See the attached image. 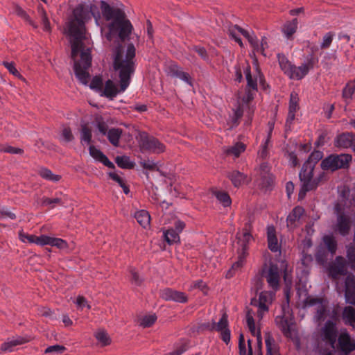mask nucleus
Listing matches in <instances>:
<instances>
[{
    "label": "nucleus",
    "instance_id": "bf43d9fd",
    "mask_svg": "<svg viewBox=\"0 0 355 355\" xmlns=\"http://www.w3.org/2000/svg\"><path fill=\"white\" fill-rule=\"evenodd\" d=\"M89 150L90 155L97 161L101 162L103 157L105 156L100 150L93 146L89 147Z\"/></svg>",
    "mask_w": 355,
    "mask_h": 355
},
{
    "label": "nucleus",
    "instance_id": "6ab92c4d",
    "mask_svg": "<svg viewBox=\"0 0 355 355\" xmlns=\"http://www.w3.org/2000/svg\"><path fill=\"white\" fill-rule=\"evenodd\" d=\"M338 345L340 350L345 354L355 350V343L352 340L349 334L341 332L338 337Z\"/></svg>",
    "mask_w": 355,
    "mask_h": 355
},
{
    "label": "nucleus",
    "instance_id": "f03ea898",
    "mask_svg": "<svg viewBox=\"0 0 355 355\" xmlns=\"http://www.w3.org/2000/svg\"><path fill=\"white\" fill-rule=\"evenodd\" d=\"M101 10L108 30L105 33V38L110 42L114 39H119L121 42L129 40L133 26L123 9L102 1Z\"/></svg>",
    "mask_w": 355,
    "mask_h": 355
},
{
    "label": "nucleus",
    "instance_id": "f8f14e48",
    "mask_svg": "<svg viewBox=\"0 0 355 355\" xmlns=\"http://www.w3.org/2000/svg\"><path fill=\"white\" fill-rule=\"evenodd\" d=\"M337 212V220L336 224V230L341 235L345 236L349 234L351 227V221L349 216L340 212L338 205L336 206Z\"/></svg>",
    "mask_w": 355,
    "mask_h": 355
},
{
    "label": "nucleus",
    "instance_id": "412c9836",
    "mask_svg": "<svg viewBox=\"0 0 355 355\" xmlns=\"http://www.w3.org/2000/svg\"><path fill=\"white\" fill-rule=\"evenodd\" d=\"M29 340H30L29 338L17 336L16 338H12V340H10L3 343L0 348V351H1L3 352H11L12 349V347H14L17 345H22L26 343H28Z\"/></svg>",
    "mask_w": 355,
    "mask_h": 355
},
{
    "label": "nucleus",
    "instance_id": "5fc2aeb1",
    "mask_svg": "<svg viewBox=\"0 0 355 355\" xmlns=\"http://www.w3.org/2000/svg\"><path fill=\"white\" fill-rule=\"evenodd\" d=\"M81 139L85 141L87 144H89L92 140V131L86 125H83L81 128Z\"/></svg>",
    "mask_w": 355,
    "mask_h": 355
},
{
    "label": "nucleus",
    "instance_id": "4be33fe9",
    "mask_svg": "<svg viewBox=\"0 0 355 355\" xmlns=\"http://www.w3.org/2000/svg\"><path fill=\"white\" fill-rule=\"evenodd\" d=\"M168 70L171 76L179 78L189 85H192L191 78L190 75L188 73L182 71L177 64H171L169 67Z\"/></svg>",
    "mask_w": 355,
    "mask_h": 355
},
{
    "label": "nucleus",
    "instance_id": "ea45409f",
    "mask_svg": "<svg viewBox=\"0 0 355 355\" xmlns=\"http://www.w3.org/2000/svg\"><path fill=\"white\" fill-rule=\"evenodd\" d=\"M343 318L347 324L352 325L355 322V309L352 306H347L343 312Z\"/></svg>",
    "mask_w": 355,
    "mask_h": 355
},
{
    "label": "nucleus",
    "instance_id": "aec40b11",
    "mask_svg": "<svg viewBox=\"0 0 355 355\" xmlns=\"http://www.w3.org/2000/svg\"><path fill=\"white\" fill-rule=\"evenodd\" d=\"M267 239L268 248L274 252H278L280 246L276 236V230L274 226L270 225L267 227Z\"/></svg>",
    "mask_w": 355,
    "mask_h": 355
},
{
    "label": "nucleus",
    "instance_id": "69168bd1",
    "mask_svg": "<svg viewBox=\"0 0 355 355\" xmlns=\"http://www.w3.org/2000/svg\"><path fill=\"white\" fill-rule=\"evenodd\" d=\"M130 274H131V282L136 286L141 285L142 282V279L139 277L138 272L135 269L130 270Z\"/></svg>",
    "mask_w": 355,
    "mask_h": 355
},
{
    "label": "nucleus",
    "instance_id": "a878e982",
    "mask_svg": "<svg viewBox=\"0 0 355 355\" xmlns=\"http://www.w3.org/2000/svg\"><path fill=\"white\" fill-rule=\"evenodd\" d=\"M265 343L266 346V355H280L278 347L270 334H266Z\"/></svg>",
    "mask_w": 355,
    "mask_h": 355
},
{
    "label": "nucleus",
    "instance_id": "a19ab883",
    "mask_svg": "<svg viewBox=\"0 0 355 355\" xmlns=\"http://www.w3.org/2000/svg\"><path fill=\"white\" fill-rule=\"evenodd\" d=\"M323 242L331 254H335L337 249V243L335 239L331 236L327 235L323 237Z\"/></svg>",
    "mask_w": 355,
    "mask_h": 355
},
{
    "label": "nucleus",
    "instance_id": "4c0bfd02",
    "mask_svg": "<svg viewBox=\"0 0 355 355\" xmlns=\"http://www.w3.org/2000/svg\"><path fill=\"white\" fill-rule=\"evenodd\" d=\"M355 92V80L349 81L343 90V97L348 103Z\"/></svg>",
    "mask_w": 355,
    "mask_h": 355
},
{
    "label": "nucleus",
    "instance_id": "4468645a",
    "mask_svg": "<svg viewBox=\"0 0 355 355\" xmlns=\"http://www.w3.org/2000/svg\"><path fill=\"white\" fill-rule=\"evenodd\" d=\"M334 146L338 148H352L355 152V134L344 132L334 139Z\"/></svg>",
    "mask_w": 355,
    "mask_h": 355
},
{
    "label": "nucleus",
    "instance_id": "bb28decb",
    "mask_svg": "<svg viewBox=\"0 0 355 355\" xmlns=\"http://www.w3.org/2000/svg\"><path fill=\"white\" fill-rule=\"evenodd\" d=\"M297 20L293 19L291 21H287L282 28V31L287 39H292L293 34L297 28Z\"/></svg>",
    "mask_w": 355,
    "mask_h": 355
},
{
    "label": "nucleus",
    "instance_id": "f257e3e1",
    "mask_svg": "<svg viewBox=\"0 0 355 355\" xmlns=\"http://www.w3.org/2000/svg\"><path fill=\"white\" fill-rule=\"evenodd\" d=\"M96 8L92 3H80L73 10L65 28L70 37L71 59L74 72L79 81L87 85L89 80V69L92 63L90 40L86 35L85 24L91 18L90 12Z\"/></svg>",
    "mask_w": 355,
    "mask_h": 355
},
{
    "label": "nucleus",
    "instance_id": "864d4df0",
    "mask_svg": "<svg viewBox=\"0 0 355 355\" xmlns=\"http://www.w3.org/2000/svg\"><path fill=\"white\" fill-rule=\"evenodd\" d=\"M0 151L10 154H22L24 150L19 148L13 147L9 145H3L0 146Z\"/></svg>",
    "mask_w": 355,
    "mask_h": 355
},
{
    "label": "nucleus",
    "instance_id": "a18cd8bd",
    "mask_svg": "<svg viewBox=\"0 0 355 355\" xmlns=\"http://www.w3.org/2000/svg\"><path fill=\"white\" fill-rule=\"evenodd\" d=\"M214 195L217 200L225 207L230 206L232 203L231 198L227 193L225 191H216Z\"/></svg>",
    "mask_w": 355,
    "mask_h": 355
},
{
    "label": "nucleus",
    "instance_id": "e2e57ef3",
    "mask_svg": "<svg viewBox=\"0 0 355 355\" xmlns=\"http://www.w3.org/2000/svg\"><path fill=\"white\" fill-rule=\"evenodd\" d=\"M62 137L65 142H69L73 139V136L69 127H64L62 130Z\"/></svg>",
    "mask_w": 355,
    "mask_h": 355
},
{
    "label": "nucleus",
    "instance_id": "6e6552de",
    "mask_svg": "<svg viewBox=\"0 0 355 355\" xmlns=\"http://www.w3.org/2000/svg\"><path fill=\"white\" fill-rule=\"evenodd\" d=\"M352 159V157L349 154L331 155L323 159L320 165L324 170L334 171L340 168H347Z\"/></svg>",
    "mask_w": 355,
    "mask_h": 355
},
{
    "label": "nucleus",
    "instance_id": "5701e85b",
    "mask_svg": "<svg viewBox=\"0 0 355 355\" xmlns=\"http://www.w3.org/2000/svg\"><path fill=\"white\" fill-rule=\"evenodd\" d=\"M245 149L246 146L243 143L236 142L233 146L225 148L224 153L227 156L237 158L245 150Z\"/></svg>",
    "mask_w": 355,
    "mask_h": 355
},
{
    "label": "nucleus",
    "instance_id": "2eb2a0df",
    "mask_svg": "<svg viewBox=\"0 0 355 355\" xmlns=\"http://www.w3.org/2000/svg\"><path fill=\"white\" fill-rule=\"evenodd\" d=\"M346 262L345 259L340 256L336 258L335 261L331 263L329 267V274L331 278L336 279L340 275L346 274Z\"/></svg>",
    "mask_w": 355,
    "mask_h": 355
},
{
    "label": "nucleus",
    "instance_id": "338daca9",
    "mask_svg": "<svg viewBox=\"0 0 355 355\" xmlns=\"http://www.w3.org/2000/svg\"><path fill=\"white\" fill-rule=\"evenodd\" d=\"M268 48V39L266 37L261 38L260 44L259 43V49H256L257 52H260L263 55L266 56L265 50Z\"/></svg>",
    "mask_w": 355,
    "mask_h": 355
},
{
    "label": "nucleus",
    "instance_id": "423d86ee",
    "mask_svg": "<svg viewBox=\"0 0 355 355\" xmlns=\"http://www.w3.org/2000/svg\"><path fill=\"white\" fill-rule=\"evenodd\" d=\"M236 239L237 244L239 245V259L236 262L233 263L231 269L227 272L226 277L227 278L232 277L235 271L243 266L248 250V244L253 239V236L250 230L245 227L243 230L242 234H238L236 235Z\"/></svg>",
    "mask_w": 355,
    "mask_h": 355
},
{
    "label": "nucleus",
    "instance_id": "f3484780",
    "mask_svg": "<svg viewBox=\"0 0 355 355\" xmlns=\"http://www.w3.org/2000/svg\"><path fill=\"white\" fill-rule=\"evenodd\" d=\"M304 213V209L303 207L300 206L295 207L287 216V227L291 230L297 227L301 223L300 219Z\"/></svg>",
    "mask_w": 355,
    "mask_h": 355
},
{
    "label": "nucleus",
    "instance_id": "393cba45",
    "mask_svg": "<svg viewBox=\"0 0 355 355\" xmlns=\"http://www.w3.org/2000/svg\"><path fill=\"white\" fill-rule=\"evenodd\" d=\"M275 322L286 337L291 338L293 336L291 324L284 317H277Z\"/></svg>",
    "mask_w": 355,
    "mask_h": 355
},
{
    "label": "nucleus",
    "instance_id": "052dcab7",
    "mask_svg": "<svg viewBox=\"0 0 355 355\" xmlns=\"http://www.w3.org/2000/svg\"><path fill=\"white\" fill-rule=\"evenodd\" d=\"M322 158V153L321 151H314L309 156L308 160L305 163H310L315 166V164Z\"/></svg>",
    "mask_w": 355,
    "mask_h": 355
},
{
    "label": "nucleus",
    "instance_id": "a211bd4d",
    "mask_svg": "<svg viewBox=\"0 0 355 355\" xmlns=\"http://www.w3.org/2000/svg\"><path fill=\"white\" fill-rule=\"evenodd\" d=\"M345 295L347 303L355 305V276L352 274L346 277Z\"/></svg>",
    "mask_w": 355,
    "mask_h": 355
},
{
    "label": "nucleus",
    "instance_id": "79ce46f5",
    "mask_svg": "<svg viewBox=\"0 0 355 355\" xmlns=\"http://www.w3.org/2000/svg\"><path fill=\"white\" fill-rule=\"evenodd\" d=\"M117 165L122 168H132L134 163L130 161L128 156H117L115 159Z\"/></svg>",
    "mask_w": 355,
    "mask_h": 355
},
{
    "label": "nucleus",
    "instance_id": "4d7b16f0",
    "mask_svg": "<svg viewBox=\"0 0 355 355\" xmlns=\"http://www.w3.org/2000/svg\"><path fill=\"white\" fill-rule=\"evenodd\" d=\"M334 36V34L332 32H329V33H326L324 35L322 42L320 44L321 49H328L330 46V45L333 41Z\"/></svg>",
    "mask_w": 355,
    "mask_h": 355
},
{
    "label": "nucleus",
    "instance_id": "2f4dec72",
    "mask_svg": "<svg viewBox=\"0 0 355 355\" xmlns=\"http://www.w3.org/2000/svg\"><path fill=\"white\" fill-rule=\"evenodd\" d=\"M239 355H253L251 340H248V353L245 343V338L243 334L239 335Z\"/></svg>",
    "mask_w": 355,
    "mask_h": 355
},
{
    "label": "nucleus",
    "instance_id": "f704fd0d",
    "mask_svg": "<svg viewBox=\"0 0 355 355\" xmlns=\"http://www.w3.org/2000/svg\"><path fill=\"white\" fill-rule=\"evenodd\" d=\"M273 184L272 177L269 174L263 175L260 179L257 180V184L260 189L267 191L270 189Z\"/></svg>",
    "mask_w": 355,
    "mask_h": 355
},
{
    "label": "nucleus",
    "instance_id": "c85d7f7f",
    "mask_svg": "<svg viewBox=\"0 0 355 355\" xmlns=\"http://www.w3.org/2000/svg\"><path fill=\"white\" fill-rule=\"evenodd\" d=\"M228 178L236 187H240L247 180V176L239 171H233L228 173Z\"/></svg>",
    "mask_w": 355,
    "mask_h": 355
},
{
    "label": "nucleus",
    "instance_id": "9d476101",
    "mask_svg": "<svg viewBox=\"0 0 355 355\" xmlns=\"http://www.w3.org/2000/svg\"><path fill=\"white\" fill-rule=\"evenodd\" d=\"M337 334L338 331L336 324L331 320L327 321L324 326L321 329V338L322 340L329 343L332 348L334 347Z\"/></svg>",
    "mask_w": 355,
    "mask_h": 355
},
{
    "label": "nucleus",
    "instance_id": "58836bf2",
    "mask_svg": "<svg viewBox=\"0 0 355 355\" xmlns=\"http://www.w3.org/2000/svg\"><path fill=\"white\" fill-rule=\"evenodd\" d=\"M15 12L17 16L23 19L29 25L33 26L34 28H37L38 25L30 17V16L27 14V12L22 9L19 6H16L15 8Z\"/></svg>",
    "mask_w": 355,
    "mask_h": 355
},
{
    "label": "nucleus",
    "instance_id": "dca6fc26",
    "mask_svg": "<svg viewBox=\"0 0 355 355\" xmlns=\"http://www.w3.org/2000/svg\"><path fill=\"white\" fill-rule=\"evenodd\" d=\"M213 329L220 331L222 340L228 344L230 341V331L228 329L227 315L223 313L221 318L217 323H214Z\"/></svg>",
    "mask_w": 355,
    "mask_h": 355
},
{
    "label": "nucleus",
    "instance_id": "473e14b6",
    "mask_svg": "<svg viewBox=\"0 0 355 355\" xmlns=\"http://www.w3.org/2000/svg\"><path fill=\"white\" fill-rule=\"evenodd\" d=\"M121 135L122 130L119 128H112L107 133L108 140L114 146H119Z\"/></svg>",
    "mask_w": 355,
    "mask_h": 355
},
{
    "label": "nucleus",
    "instance_id": "c9c22d12",
    "mask_svg": "<svg viewBox=\"0 0 355 355\" xmlns=\"http://www.w3.org/2000/svg\"><path fill=\"white\" fill-rule=\"evenodd\" d=\"M164 236L166 241L169 244L172 245L180 242L179 233L174 229H169L164 232Z\"/></svg>",
    "mask_w": 355,
    "mask_h": 355
},
{
    "label": "nucleus",
    "instance_id": "37998d69",
    "mask_svg": "<svg viewBox=\"0 0 355 355\" xmlns=\"http://www.w3.org/2000/svg\"><path fill=\"white\" fill-rule=\"evenodd\" d=\"M244 72L247 80V87L256 91L257 89V79L252 78L249 65L246 67Z\"/></svg>",
    "mask_w": 355,
    "mask_h": 355
},
{
    "label": "nucleus",
    "instance_id": "b1692460",
    "mask_svg": "<svg viewBox=\"0 0 355 355\" xmlns=\"http://www.w3.org/2000/svg\"><path fill=\"white\" fill-rule=\"evenodd\" d=\"M309 71V67L307 64H302L297 67L293 65L288 77L291 79L300 80L308 73Z\"/></svg>",
    "mask_w": 355,
    "mask_h": 355
},
{
    "label": "nucleus",
    "instance_id": "7c9ffc66",
    "mask_svg": "<svg viewBox=\"0 0 355 355\" xmlns=\"http://www.w3.org/2000/svg\"><path fill=\"white\" fill-rule=\"evenodd\" d=\"M245 29L239 26L238 25H231L229 26L227 33L233 40L237 42L241 47L243 46V44L241 41V39L239 37V34L241 33L243 35V31Z\"/></svg>",
    "mask_w": 355,
    "mask_h": 355
},
{
    "label": "nucleus",
    "instance_id": "8fccbe9b",
    "mask_svg": "<svg viewBox=\"0 0 355 355\" xmlns=\"http://www.w3.org/2000/svg\"><path fill=\"white\" fill-rule=\"evenodd\" d=\"M298 102L299 98L297 94L295 92H292L290 95L288 111L296 112L299 109Z\"/></svg>",
    "mask_w": 355,
    "mask_h": 355
},
{
    "label": "nucleus",
    "instance_id": "e433bc0d",
    "mask_svg": "<svg viewBox=\"0 0 355 355\" xmlns=\"http://www.w3.org/2000/svg\"><path fill=\"white\" fill-rule=\"evenodd\" d=\"M277 58L281 69L284 71V73L288 76L293 65L288 61L287 58L283 54H278Z\"/></svg>",
    "mask_w": 355,
    "mask_h": 355
},
{
    "label": "nucleus",
    "instance_id": "20e7f679",
    "mask_svg": "<svg viewBox=\"0 0 355 355\" xmlns=\"http://www.w3.org/2000/svg\"><path fill=\"white\" fill-rule=\"evenodd\" d=\"M135 48L132 44H129L125 50L119 45L113 52V68L121 80L122 90H125L130 83L135 70Z\"/></svg>",
    "mask_w": 355,
    "mask_h": 355
},
{
    "label": "nucleus",
    "instance_id": "cd10ccee",
    "mask_svg": "<svg viewBox=\"0 0 355 355\" xmlns=\"http://www.w3.org/2000/svg\"><path fill=\"white\" fill-rule=\"evenodd\" d=\"M38 18L40 19L43 25V30L46 32H51V24L47 16V13L42 5H39L37 8Z\"/></svg>",
    "mask_w": 355,
    "mask_h": 355
},
{
    "label": "nucleus",
    "instance_id": "0eeeda50",
    "mask_svg": "<svg viewBox=\"0 0 355 355\" xmlns=\"http://www.w3.org/2000/svg\"><path fill=\"white\" fill-rule=\"evenodd\" d=\"M140 150L155 154H160L166 150L165 145L155 137L150 136L145 132H139L137 137Z\"/></svg>",
    "mask_w": 355,
    "mask_h": 355
},
{
    "label": "nucleus",
    "instance_id": "7ed1b4c3",
    "mask_svg": "<svg viewBox=\"0 0 355 355\" xmlns=\"http://www.w3.org/2000/svg\"><path fill=\"white\" fill-rule=\"evenodd\" d=\"M275 296L274 291H262L259 293V297H254L251 300V305L257 308V311L252 309H248L246 313V322L248 327L251 334L257 337V355H263L261 352V336L259 329H256L254 317L260 321L263 316L268 313L269 307L272 304Z\"/></svg>",
    "mask_w": 355,
    "mask_h": 355
},
{
    "label": "nucleus",
    "instance_id": "6e6d98bb",
    "mask_svg": "<svg viewBox=\"0 0 355 355\" xmlns=\"http://www.w3.org/2000/svg\"><path fill=\"white\" fill-rule=\"evenodd\" d=\"M104 84L103 83V80L100 77H94L91 83H90V87L93 89L96 90L99 94H101L102 92V89L103 88Z\"/></svg>",
    "mask_w": 355,
    "mask_h": 355
},
{
    "label": "nucleus",
    "instance_id": "0e129e2a",
    "mask_svg": "<svg viewBox=\"0 0 355 355\" xmlns=\"http://www.w3.org/2000/svg\"><path fill=\"white\" fill-rule=\"evenodd\" d=\"M51 238L52 237L46 236V235H41L40 236H36L35 243H36L37 245H50Z\"/></svg>",
    "mask_w": 355,
    "mask_h": 355
},
{
    "label": "nucleus",
    "instance_id": "9b49d317",
    "mask_svg": "<svg viewBox=\"0 0 355 355\" xmlns=\"http://www.w3.org/2000/svg\"><path fill=\"white\" fill-rule=\"evenodd\" d=\"M159 296L166 301H173L178 303H187L188 302V296L185 293L170 288L160 290Z\"/></svg>",
    "mask_w": 355,
    "mask_h": 355
},
{
    "label": "nucleus",
    "instance_id": "c756f323",
    "mask_svg": "<svg viewBox=\"0 0 355 355\" xmlns=\"http://www.w3.org/2000/svg\"><path fill=\"white\" fill-rule=\"evenodd\" d=\"M135 218L138 223L144 228L150 225V216L146 210H139L135 214Z\"/></svg>",
    "mask_w": 355,
    "mask_h": 355
},
{
    "label": "nucleus",
    "instance_id": "49530a36",
    "mask_svg": "<svg viewBox=\"0 0 355 355\" xmlns=\"http://www.w3.org/2000/svg\"><path fill=\"white\" fill-rule=\"evenodd\" d=\"M97 340L103 345L106 346L110 344V338L104 330H99L95 334Z\"/></svg>",
    "mask_w": 355,
    "mask_h": 355
},
{
    "label": "nucleus",
    "instance_id": "72a5a7b5",
    "mask_svg": "<svg viewBox=\"0 0 355 355\" xmlns=\"http://www.w3.org/2000/svg\"><path fill=\"white\" fill-rule=\"evenodd\" d=\"M38 173L42 178L54 182H57L61 179L60 175L53 173L51 170L46 168H40Z\"/></svg>",
    "mask_w": 355,
    "mask_h": 355
},
{
    "label": "nucleus",
    "instance_id": "de8ad7c7",
    "mask_svg": "<svg viewBox=\"0 0 355 355\" xmlns=\"http://www.w3.org/2000/svg\"><path fill=\"white\" fill-rule=\"evenodd\" d=\"M51 246L56 247L60 250H68L69 245L65 240L60 238L52 237L51 241Z\"/></svg>",
    "mask_w": 355,
    "mask_h": 355
},
{
    "label": "nucleus",
    "instance_id": "680f3d73",
    "mask_svg": "<svg viewBox=\"0 0 355 355\" xmlns=\"http://www.w3.org/2000/svg\"><path fill=\"white\" fill-rule=\"evenodd\" d=\"M42 203L43 205H51V207L53 208L54 207V204H58V205H61V199L60 198H47V197H44L42 200Z\"/></svg>",
    "mask_w": 355,
    "mask_h": 355
},
{
    "label": "nucleus",
    "instance_id": "774afa93",
    "mask_svg": "<svg viewBox=\"0 0 355 355\" xmlns=\"http://www.w3.org/2000/svg\"><path fill=\"white\" fill-rule=\"evenodd\" d=\"M193 50H194L202 59L205 60H208V54L206 49L204 47L196 46L193 48Z\"/></svg>",
    "mask_w": 355,
    "mask_h": 355
},
{
    "label": "nucleus",
    "instance_id": "13d9d810",
    "mask_svg": "<svg viewBox=\"0 0 355 355\" xmlns=\"http://www.w3.org/2000/svg\"><path fill=\"white\" fill-rule=\"evenodd\" d=\"M274 124L273 123H269V132L267 137V139L265 141V144L262 146L261 150L260 152L261 156L262 157H264L267 155V146L270 141V137H271V133L273 130Z\"/></svg>",
    "mask_w": 355,
    "mask_h": 355
},
{
    "label": "nucleus",
    "instance_id": "c03bdc74",
    "mask_svg": "<svg viewBox=\"0 0 355 355\" xmlns=\"http://www.w3.org/2000/svg\"><path fill=\"white\" fill-rule=\"evenodd\" d=\"M243 35L248 40L253 50L256 51V49H259V41L255 36L254 32L249 33L248 31L244 30L242 31Z\"/></svg>",
    "mask_w": 355,
    "mask_h": 355
},
{
    "label": "nucleus",
    "instance_id": "39448f33",
    "mask_svg": "<svg viewBox=\"0 0 355 355\" xmlns=\"http://www.w3.org/2000/svg\"><path fill=\"white\" fill-rule=\"evenodd\" d=\"M299 176L301 182V189L299 192L300 198H303L306 192L316 189L325 180L324 172H320L314 176V166L309 162L304 164Z\"/></svg>",
    "mask_w": 355,
    "mask_h": 355
},
{
    "label": "nucleus",
    "instance_id": "ddd939ff",
    "mask_svg": "<svg viewBox=\"0 0 355 355\" xmlns=\"http://www.w3.org/2000/svg\"><path fill=\"white\" fill-rule=\"evenodd\" d=\"M101 96H105L109 100H113L119 93L125 90L121 89V80H119V87L112 80H107L105 82L103 88L101 89Z\"/></svg>",
    "mask_w": 355,
    "mask_h": 355
},
{
    "label": "nucleus",
    "instance_id": "1a4fd4ad",
    "mask_svg": "<svg viewBox=\"0 0 355 355\" xmlns=\"http://www.w3.org/2000/svg\"><path fill=\"white\" fill-rule=\"evenodd\" d=\"M261 277L266 280L268 287L272 290V291L276 292L279 289L281 275L277 265L271 263L269 266L263 268Z\"/></svg>",
    "mask_w": 355,
    "mask_h": 355
},
{
    "label": "nucleus",
    "instance_id": "603ef678",
    "mask_svg": "<svg viewBox=\"0 0 355 355\" xmlns=\"http://www.w3.org/2000/svg\"><path fill=\"white\" fill-rule=\"evenodd\" d=\"M348 264L352 270H355V248L349 247L347 250Z\"/></svg>",
    "mask_w": 355,
    "mask_h": 355
},
{
    "label": "nucleus",
    "instance_id": "3c124183",
    "mask_svg": "<svg viewBox=\"0 0 355 355\" xmlns=\"http://www.w3.org/2000/svg\"><path fill=\"white\" fill-rule=\"evenodd\" d=\"M157 316L155 314L145 315L141 320L140 325L143 327H149L156 321Z\"/></svg>",
    "mask_w": 355,
    "mask_h": 355
},
{
    "label": "nucleus",
    "instance_id": "09e8293b",
    "mask_svg": "<svg viewBox=\"0 0 355 355\" xmlns=\"http://www.w3.org/2000/svg\"><path fill=\"white\" fill-rule=\"evenodd\" d=\"M3 65L8 70V71L19 79L26 81V79L20 74L15 67L14 62H3Z\"/></svg>",
    "mask_w": 355,
    "mask_h": 355
}]
</instances>
